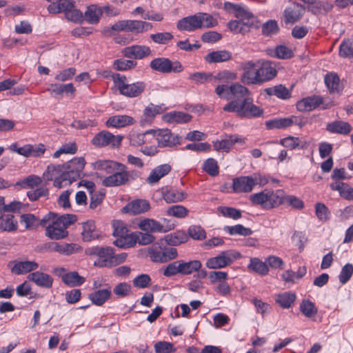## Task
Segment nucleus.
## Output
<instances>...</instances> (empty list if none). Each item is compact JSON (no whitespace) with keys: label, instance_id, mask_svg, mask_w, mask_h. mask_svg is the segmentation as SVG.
Returning a JSON list of instances; mask_svg holds the SVG:
<instances>
[{"label":"nucleus","instance_id":"1","mask_svg":"<svg viewBox=\"0 0 353 353\" xmlns=\"http://www.w3.org/2000/svg\"><path fill=\"white\" fill-rule=\"evenodd\" d=\"M94 168L97 170L105 171L110 176L103 180V185L106 187L120 186L128 183L131 177V174L128 171L127 167L121 163L113 161L99 160L94 163Z\"/></svg>","mask_w":353,"mask_h":353},{"label":"nucleus","instance_id":"44","mask_svg":"<svg viewBox=\"0 0 353 353\" xmlns=\"http://www.w3.org/2000/svg\"><path fill=\"white\" fill-rule=\"evenodd\" d=\"M264 91L270 96L274 95L282 99H287L290 97V92L289 90L281 84L267 88Z\"/></svg>","mask_w":353,"mask_h":353},{"label":"nucleus","instance_id":"48","mask_svg":"<svg viewBox=\"0 0 353 353\" xmlns=\"http://www.w3.org/2000/svg\"><path fill=\"white\" fill-rule=\"evenodd\" d=\"M248 268L261 275H266L269 272L266 263L261 261L257 258L251 259Z\"/></svg>","mask_w":353,"mask_h":353},{"label":"nucleus","instance_id":"18","mask_svg":"<svg viewBox=\"0 0 353 353\" xmlns=\"http://www.w3.org/2000/svg\"><path fill=\"white\" fill-rule=\"evenodd\" d=\"M122 137L114 136L107 131H102L97 134L92 140V143L97 147H105L111 145L118 147L121 142Z\"/></svg>","mask_w":353,"mask_h":353},{"label":"nucleus","instance_id":"29","mask_svg":"<svg viewBox=\"0 0 353 353\" xmlns=\"http://www.w3.org/2000/svg\"><path fill=\"white\" fill-rule=\"evenodd\" d=\"M17 228L18 221L13 214L7 212L0 214V230L11 232L16 231Z\"/></svg>","mask_w":353,"mask_h":353},{"label":"nucleus","instance_id":"49","mask_svg":"<svg viewBox=\"0 0 353 353\" xmlns=\"http://www.w3.org/2000/svg\"><path fill=\"white\" fill-rule=\"evenodd\" d=\"M306 272H307L306 268L305 266H303V267H300L298 269L297 272H294L292 270H286L282 274L281 276H282V279L287 282L294 283L295 279H300L303 276H305L306 274Z\"/></svg>","mask_w":353,"mask_h":353},{"label":"nucleus","instance_id":"15","mask_svg":"<svg viewBox=\"0 0 353 353\" xmlns=\"http://www.w3.org/2000/svg\"><path fill=\"white\" fill-rule=\"evenodd\" d=\"M305 12L303 5L296 2L289 4L283 12V19L285 24H294L299 22Z\"/></svg>","mask_w":353,"mask_h":353},{"label":"nucleus","instance_id":"28","mask_svg":"<svg viewBox=\"0 0 353 353\" xmlns=\"http://www.w3.org/2000/svg\"><path fill=\"white\" fill-rule=\"evenodd\" d=\"M268 203V210H271L283 204L285 201V192L283 190H276L273 191L270 189H266Z\"/></svg>","mask_w":353,"mask_h":353},{"label":"nucleus","instance_id":"38","mask_svg":"<svg viewBox=\"0 0 353 353\" xmlns=\"http://www.w3.org/2000/svg\"><path fill=\"white\" fill-rule=\"evenodd\" d=\"M280 144L290 150L296 148L304 149L307 148V142L301 140L299 137L289 136L280 140Z\"/></svg>","mask_w":353,"mask_h":353},{"label":"nucleus","instance_id":"23","mask_svg":"<svg viewBox=\"0 0 353 353\" xmlns=\"http://www.w3.org/2000/svg\"><path fill=\"white\" fill-rule=\"evenodd\" d=\"M28 279L37 285L48 289L52 288L53 283V279L50 275L39 271L29 274Z\"/></svg>","mask_w":353,"mask_h":353},{"label":"nucleus","instance_id":"26","mask_svg":"<svg viewBox=\"0 0 353 353\" xmlns=\"http://www.w3.org/2000/svg\"><path fill=\"white\" fill-rule=\"evenodd\" d=\"M150 209V203L146 200L137 199L129 203L123 211L132 214H139L147 212Z\"/></svg>","mask_w":353,"mask_h":353},{"label":"nucleus","instance_id":"60","mask_svg":"<svg viewBox=\"0 0 353 353\" xmlns=\"http://www.w3.org/2000/svg\"><path fill=\"white\" fill-rule=\"evenodd\" d=\"M20 221L24 223L26 229H34L39 225V219L32 214H22Z\"/></svg>","mask_w":353,"mask_h":353},{"label":"nucleus","instance_id":"11","mask_svg":"<svg viewBox=\"0 0 353 353\" xmlns=\"http://www.w3.org/2000/svg\"><path fill=\"white\" fill-rule=\"evenodd\" d=\"M152 70L163 73H179L183 70L184 68L179 61H172L168 58L158 57L152 60L150 63Z\"/></svg>","mask_w":353,"mask_h":353},{"label":"nucleus","instance_id":"19","mask_svg":"<svg viewBox=\"0 0 353 353\" xmlns=\"http://www.w3.org/2000/svg\"><path fill=\"white\" fill-rule=\"evenodd\" d=\"M254 183L252 176H242L233 179L232 188L236 193H248L253 190Z\"/></svg>","mask_w":353,"mask_h":353},{"label":"nucleus","instance_id":"37","mask_svg":"<svg viewBox=\"0 0 353 353\" xmlns=\"http://www.w3.org/2000/svg\"><path fill=\"white\" fill-rule=\"evenodd\" d=\"M192 117L182 112H170L163 116V120L171 123H184L190 121Z\"/></svg>","mask_w":353,"mask_h":353},{"label":"nucleus","instance_id":"45","mask_svg":"<svg viewBox=\"0 0 353 353\" xmlns=\"http://www.w3.org/2000/svg\"><path fill=\"white\" fill-rule=\"evenodd\" d=\"M333 8L331 3L328 1H314L310 3V9L315 14H325L330 12Z\"/></svg>","mask_w":353,"mask_h":353},{"label":"nucleus","instance_id":"30","mask_svg":"<svg viewBox=\"0 0 353 353\" xmlns=\"http://www.w3.org/2000/svg\"><path fill=\"white\" fill-rule=\"evenodd\" d=\"M135 122L134 118L128 115H114L110 117L106 121L108 127L124 128L134 124Z\"/></svg>","mask_w":353,"mask_h":353},{"label":"nucleus","instance_id":"13","mask_svg":"<svg viewBox=\"0 0 353 353\" xmlns=\"http://www.w3.org/2000/svg\"><path fill=\"white\" fill-rule=\"evenodd\" d=\"M152 134L156 139L158 147L161 148H173L181 144V138L176 134L171 132L168 128L151 130Z\"/></svg>","mask_w":353,"mask_h":353},{"label":"nucleus","instance_id":"22","mask_svg":"<svg viewBox=\"0 0 353 353\" xmlns=\"http://www.w3.org/2000/svg\"><path fill=\"white\" fill-rule=\"evenodd\" d=\"M259 72L260 75L259 84L274 79L277 74L275 64L268 61L262 63L259 68Z\"/></svg>","mask_w":353,"mask_h":353},{"label":"nucleus","instance_id":"21","mask_svg":"<svg viewBox=\"0 0 353 353\" xmlns=\"http://www.w3.org/2000/svg\"><path fill=\"white\" fill-rule=\"evenodd\" d=\"M138 227L142 231L149 233L166 232L170 230L165 229L160 222L153 219H144L140 221Z\"/></svg>","mask_w":353,"mask_h":353},{"label":"nucleus","instance_id":"4","mask_svg":"<svg viewBox=\"0 0 353 353\" xmlns=\"http://www.w3.org/2000/svg\"><path fill=\"white\" fill-rule=\"evenodd\" d=\"M223 9L228 13L233 14L236 18L239 19L243 28L246 30V33L249 32L252 28L259 27L257 18L246 6L242 4L226 1L223 4Z\"/></svg>","mask_w":353,"mask_h":353},{"label":"nucleus","instance_id":"10","mask_svg":"<svg viewBox=\"0 0 353 353\" xmlns=\"http://www.w3.org/2000/svg\"><path fill=\"white\" fill-rule=\"evenodd\" d=\"M215 93L220 97L230 99L231 96L234 98H243L250 94L249 90L244 85L234 83L228 86L226 84L218 85L215 88Z\"/></svg>","mask_w":353,"mask_h":353},{"label":"nucleus","instance_id":"6","mask_svg":"<svg viewBox=\"0 0 353 353\" xmlns=\"http://www.w3.org/2000/svg\"><path fill=\"white\" fill-rule=\"evenodd\" d=\"M77 221L74 214H63L47 226L46 235L52 239H61L68 236L67 228Z\"/></svg>","mask_w":353,"mask_h":353},{"label":"nucleus","instance_id":"14","mask_svg":"<svg viewBox=\"0 0 353 353\" xmlns=\"http://www.w3.org/2000/svg\"><path fill=\"white\" fill-rule=\"evenodd\" d=\"M90 254L98 257V259L94 263L95 266L111 267L114 264L115 253L111 247H94L90 250Z\"/></svg>","mask_w":353,"mask_h":353},{"label":"nucleus","instance_id":"56","mask_svg":"<svg viewBox=\"0 0 353 353\" xmlns=\"http://www.w3.org/2000/svg\"><path fill=\"white\" fill-rule=\"evenodd\" d=\"M224 230L228 232L230 235H241V236H250L252 234V231L250 228H245L242 225L238 224L234 226H225Z\"/></svg>","mask_w":353,"mask_h":353},{"label":"nucleus","instance_id":"59","mask_svg":"<svg viewBox=\"0 0 353 353\" xmlns=\"http://www.w3.org/2000/svg\"><path fill=\"white\" fill-rule=\"evenodd\" d=\"M152 134L151 130H148L144 133L132 132L129 134L128 139L130 143L134 146H139L147 142L145 137Z\"/></svg>","mask_w":353,"mask_h":353},{"label":"nucleus","instance_id":"12","mask_svg":"<svg viewBox=\"0 0 353 353\" xmlns=\"http://www.w3.org/2000/svg\"><path fill=\"white\" fill-rule=\"evenodd\" d=\"M152 28V23L138 20L119 21L112 26V30L114 31H125L134 33H141Z\"/></svg>","mask_w":353,"mask_h":353},{"label":"nucleus","instance_id":"43","mask_svg":"<svg viewBox=\"0 0 353 353\" xmlns=\"http://www.w3.org/2000/svg\"><path fill=\"white\" fill-rule=\"evenodd\" d=\"M101 16V7L97 5H90L85 12V19L90 24H95L99 21Z\"/></svg>","mask_w":353,"mask_h":353},{"label":"nucleus","instance_id":"8","mask_svg":"<svg viewBox=\"0 0 353 353\" xmlns=\"http://www.w3.org/2000/svg\"><path fill=\"white\" fill-rule=\"evenodd\" d=\"M85 164V161L83 157H76L63 165L65 172L62 178L63 181H66L67 185L81 177Z\"/></svg>","mask_w":353,"mask_h":353},{"label":"nucleus","instance_id":"36","mask_svg":"<svg viewBox=\"0 0 353 353\" xmlns=\"http://www.w3.org/2000/svg\"><path fill=\"white\" fill-rule=\"evenodd\" d=\"M232 58V54L227 50L213 51L205 57V60L209 63H220L227 61Z\"/></svg>","mask_w":353,"mask_h":353},{"label":"nucleus","instance_id":"3","mask_svg":"<svg viewBox=\"0 0 353 353\" xmlns=\"http://www.w3.org/2000/svg\"><path fill=\"white\" fill-rule=\"evenodd\" d=\"M223 110L225 112H234L240 118L252 119L259 117L263 114V110L253 103L250 98L242 101L233 100L226 104Z\"/></svg>","mask_w":353,"mask_h":353},{"label":"nucleus","instance_id":"33","mask_svg":"<svg viewBox=\"0 0 353 353\" xmlns=\"http://www.w3.org/2000/svg\"><path fill=\"white\" fill-rule=\"evenodd\" d=\"M172 170L169 164H163L154 168L148 177V182L150 184L157 183L162 177L167 175Z\"/></svg>","mask_w":353,"mask_h":353},{"label":"nucleus","instance_id":"24","mask_svg":"<svg viewBox=\"0 0 353 353\" xmlns=\"http://www.w3.org/2000/svg\"><path fill=\"white\" fill-rule=\"evenodd\" d=\"M323 103V99L319 96H312L304 98L296 103V108L299 111H311Z\"/></svg>","mask_w":353,"mask_h":353},{"label":"nucleus","instance_id":"52","mask_svg":"<svg viewBox=\"0 0 353 353\" xmlns=\"http://www.w3.org/2000/svg\"><path fill=\"white\" fill-rule=\"evenodd\" d=\"M151 40L157 44L168 45L174 38L173 34L170 32H157L150 35Z\"/></svg>","mask_w":353,"mask_h":353},{"label":"nucleus","instance_id":"31","mask_svg":"<svg viewBox=\"0 0 353 353\" xmlns=\"http://www.w3.org/2000/svg\"><path fill=\"white\" fill-rule=\"evenodd\" d=\"M82 227L81 235L84 241H91L101 236L100 232L96 229L95 223L92 221L83 223Z\"/></svg>","mask_w":353,"mask_h":353},{"label":"nucleus","instance_id":"54","mask_svg":"<svg viewBox=\"0 0 353 353\" xmlns=\"http://www.w3.org/2000/svg\"><path fill=\"white\" fill-rule=\"evenodd\" d=\"M339 55L343 58H353V38L345 39L341 43Z\"/></svg>","mask_w":353,"mask_h":353},{"label":"nucleus","instance_id":"46","mask_svg":"<svg viewBox=\"0 0 353 353\" xmlns=\"http://www.w3.org/2000/svg\"><path fill=\"white\" fill-rule=\"evenodd\" d=\"M62 281L67 285L70 287L80 286L85 282V279L79 275L77 272H72L64 274Z\"/></svg>","mask_w":353,"mask_h":353},{"label":"nucleus","instance_id":"7","mask_svg":"<svg viewBox=\"0 0 353 353\" xmlns=\"http://www.w3.org/2000/svg\"><path fill=\"white\" fill-rule=\"evenodd\" d=\"M163 239H160L148 248V252L151 261L157 263H165L178 256V252L174 248H162Z\"/></svg>","mask_w":353,"mask_h":353},{"label":"nucleus","instance_id":"64","mask_svg":"<svg viewBox=\"0 0 353 353\" xmlns=\"http://www.w3.org/2000/svg\"><path fill=\"white\" fill-rule=\"evenodd\" d=\"M156 353H172L176 351L173 344L167 341H159L154 344Z\"/></svg>","mask_w":353,"mask_h":353},{"label":"nucleus","instance_id":"27","mask_svg":"<svg viewBox=\"0 0 353 353\" xmlns=\"http://www.w3.org/2000/svg\"><path fill=\"white\" fill-rule=\"evenodd\" d=\"M244 143L242 139L237 135H230L221 141H216L213 143L214 149L217 151L228 152L231 147L236 143Z\"/></svg>","mask_w":353,"mask_h":353},{"label":"nucleus","instance_id":"62","mask_svg":"<svg viewBox=\"0 0 353 353\" xmlns=\"http://www.w3.org/2000/svg\"><path fill=\"white\" fill-rule=\"evenodd\" d=\"M279 28L275 20H269L262 26V34L265 36H271L279 32Z\"/></svg>","mask_w":353,"mask_h":353},{"label":"nucleus","instance_id":"47","mask_svg":"<svg viewBox=\"0 0 353 353\" xmlns=\"http://www.w3.org/2000/svg\"><path fill=\"white\" fill-rule=\"evenodd\" d=\"M325 83L331 93L339 92L341 88L339 85V76L335 73H328L325 75Z\"/></svg>","mask_w":353,"mask_h":353},{"label":"nucleus","instance_id":"58","mask_svg":"<svg viewBox=\"0 0 353 353\" xmlns=\"http://www.w3.org/2000/svg\"><path fill=\"white\" fill-rule=\"evenodd\" d=\"M161 113V107L151 104L146 107L143 111V120L141 121L142 125L145 122H151V121L155 117L157 114Z\"/></svg>","mask_w":353,"mask_h":353},{"label":"nucleus","instance_id":"25","mask_svg":"<svg viewBox=\"0 0 353 353\" xmlns=\"http://www.w3.org/2000/svg\"><path fill=\"white\" fill-rule=\"evenodd\" d=\"M161 192L163 199L168 203L179 202L186 197L185 192L173 188H163Z\"/></svg>","mask_w":353,"mask_h":353},{"label":"nucleus","instance_id":"2","mask_svg":"<svg viewBox=\"0 0 353 353\" xmlns=\"http://www.w3.org/2000/svg\"><path fill=\"white\" fill-rule=\"evenodd\" d=\"M218 24L217 20L206 12H197L179 20L176 28L180 31L194 32L199 29L211 28Z\"/></svg>","mask_w":353,"mask_h":353},{"label":"nucleus","instance_id":"53","mask_svg":"<svg viewBox=\"0 0 353 353\" xmlns=\"http://www.w3.org/2000/svg\"><path fill=\"white\" fill-rule=\"evenodd\" d=\"M268 129H281L292 125V121L289 118H281L270 120L265 123Z\"/></svg>","mask_w":353,"mask_h":353},{"label":"nucleus","instance_id":"20","mask_svg":"<svg viewBox=\"0 0 353 353\" xmlns=\"http://www.w3.org/2000/svg\"><path fill=\"white\" fill-rule=\"evenodd\" d=\"M122 53L129 59H141L151 54L150 47L146 46L134 45L125 48Z\"/></svg>","mask_w":353,"mask_h":353},{"label":"nucleus","instance_id":"5","mask_svg":"<svg viewBox=\"0 0 353 353\" xmlns=\"http://www.w3.org/2000/svg\"><path fill=\"white\" fill-rule=\"evenodd\" d=\"M111 77L120 94L127 97H137L140 96L145 89V83L143 81L128 83L125 76L118 73L112 74Z\"/></svg>","mask_w":353,"mask_h":353},{"label":"nucleus","instance_id":"39","mask_svg":"<svg viewBox=\"0 0 353 353\" xmlns=\"http://www.w3.org/2000/svg\"><path fill=\"white\" fill-rule=\"evenodd\" d=\"M39 265L34 261H19L15 263L12 272L17 274H22L37 269Z\"/></svg>","mask_w":353,"mask_h":353},{"label":"nucleus","instance_id":"32","mask_svg":"<svg viewBox=\"0 0 353 353\" xmlns=\"http://www.w3.org/2000/svg\"><path fill=\"white\" fill-rule=\"evenodd\" d=\"M52 251L64 255H70L81 250V246L76 243H53L51 245Z\"/></svg>","mask_w":353,"mask_h":353},{"label":"nucleus","instance_id":"57","mask_svg":"<svg viewBox=\"0 0 353 353\" xmlns=\"http://www.w3.org/2000/svg\"><path fill=\"white\" fill-rule=\"evenodd\" d=\"M300 311L307 318L316 314L318 310L314 304L309 300H303L300 305Z\"/></svg>","mask_w":353,"mask_h":353},{"label":"nucleus","instance_id":"35","mask_svg":"<svg viewBox=\"0 0 353 353\" xmlns=\"http://www.w3.org/2000/svg\"><path fill=\"white\" fill-rule=\"evenodd\" d=\"M326 130L331 133L346 135L350 133L352 128L347 122L336 121L328 123L326 126Z\"/></svg>","mask_w":353,"mask_h":353},{"label":"nucleus","instance_id":"17","mask_svg":"<svg viewBox=\"0 0 353 353\" xmlns=\"http://www.w3.org/2000/svg\"><path fill=\"white\" fill-rule=\"evenodd\" d=\"M64 172L63 165H49L43 173V176L48 181H54V185L56 188H61L67 185L66 181H63L62 178Z\"/></svg>","mask_w":353,"mask_h":353},{"label":"nucleus","instance_id":"51","mask_svg":"<svg viewBox=\"0 0 353 353\" xmlns=\"http://www.w3.org/2000/svg\"><path fill=\"white\" fill-rule=\"evenodd\" d=\"M268 195L266 189L253 194L250 196V201L254 205H260L263 209L268 210V203H267Z\"/></svg>","mask_w":353,"mask_h":353},{"label":"nucleus","instance_id":"50","mask_svg":"<svg viewBox=\"0 0 353 353\" xmlns=\"http://www.w3.org/2000/svg\"><path fill=\"white\" fill-rule=\"evenodd\" d=\"M296 299V295L294 293L286 292L278 294L276 301L279 305L283 308H289Z\"/></svg>","mask_w":353,"mask_h":353},{"label":"nucleus","instance_id":"63","mask_svg":"<svg viewBox=\"0 0 353 353\" xmlns=\"http://www.w3.org/2000/svg\"><path fill=\"white\" fill-rule=\"evenodd\" d=\"M203 169L209 175L215 176L219 174V166L215 159L209 158L203 163Z\"/></svg>","mask_w":353,"mask_h":353},{"label":"nucleus","instance_id":"34","mask_svg":"<svg viewBox=\"0 0 353 353\" xmlns=\"http://www.w3.org/2000/svg\"><path fill=\"white\" fill-rule=\"evenodd\" d=\"M111 288L108 286L106 288L95 290L89 294V299L93 304L102 305L110 296Z\"/></svg>","mask_w":353,"mask_h":353},{"label":"nucleus","instance_id":"16","mask_svg":"<svg viewBox=\"0 0 353 353\" xmlns=\"http://www.w3.org/2000/svg\"><path fill=\"white\" fill-rule=\"evenodd\" d=\"M243 73L241 77V81L245 85L259 84V68H256V64L252 61H248L241 64Z\"/></svg>","mask_w":353,"mask_h":353},{"label":"nucleus","instance_id":"41","mask_svg":"<svg viewBox=\"0 0 353 353\" xmlns=\"http://www.w3.org/2000/svg\"><path fill=\"white\" fill-rule=\"evenodd\" d=\"M137 239L135 232H128L121 238H117L113 243L121 248H132L137 244Z\"/></svg>","mask_w":353,"mask_h":353},{"label":"nucleus","instance_id":"42","mask_svg":"<svg viewBox=\"0 0 353 353\" xmlns=\"http://www.w3.org/2000/svg\"><path fill=\"white\" fill-rule=\"evenodd\" d=\"M188 237L185 232L177 231L173 234H168L165 236L163 241L170 245L176 246L186 242Z\"/></svg>","mask_w":353,"mask_h":353},{"label":"nucleus","instance_id":"9","mask_svg":"<svg viewBox=\"0 0 353 353\" xmlns=\"http://www.w3.org/2000/svg\"><path fill=\"white\" fill-rule=\"evenodd\" d=\"M241 257V254L234 250L223 251L216 256L208 259L205 265L209 269H221L229 266L234 260Z\"/></svg>","mask_w":353,"mask_h":353},{"label":"nucleus","instance_id":"61","mask_svg":"<svg viewBox=\"0 0 353 353\" xmlns=\"http://www.w3.org/2000/svg\"><path fill=\"white\" fill-rule=\"evenodd\" d=\"M213 74L212 73L206 72H194L190 74L189 79L195 82L196 83H205L212 81Z\"/></svg>","mask_w":353,"mask_h":353},{"label":"nucleus","instance_id":"40","mask_svg":"<svg viewBox=\"0 0 353 353\" xmlns=\"http://www.w3.org/2000/svg\"><path fill=\"white\" fill-rule=\"evenodd\" d=\"M181 274L189 275L199 271L201 267V262L199 260L185 261L180 260Z\"/></svg>","mask_w":353,"mask_h":353},{"label":"nucleus","instance_id":"55","mask_svg":"<svg viewBox=\"0 0 353 353\" xmlns=\"http://www.w3.org/2000/svg\"><path fill=\"white\" fill-rule=\"evenodd\" d=\"M236 74L228 70H224L217 73L216 75H213L212 81L216 83H227L231 81L236 80Z\"/></svg>","mask_w":353,"mask_h":353}]
</instances>
